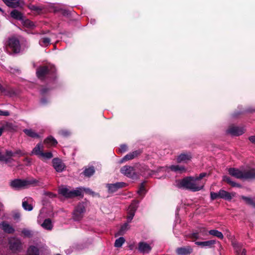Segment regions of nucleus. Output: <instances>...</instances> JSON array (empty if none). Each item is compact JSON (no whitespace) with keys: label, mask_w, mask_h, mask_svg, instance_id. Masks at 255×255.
<instances>
[{"label":"nucleus","mask_w":255,"mask_h":255,"mask_svg":"<svg viewBox=\"0 0 255 255\" xmlns=\"http://www.w3.org/2000/svg\"><path fill=\"white\" fill-rule=\"evenodd\" d=\"M56 68L53 65L49 64L43 65L37 67L36 70V75L41 81L49 80L51 81H56L57 79Z\"/></svg>","instance_id":"nucleus-1"},{"label":"nucleus","mask_w":255,"mask_h":255,"mask_svg":"<svg viewBox=\"0 0 255 255\" xmlns=\"http://www.w3.org/2000/svg\"><path fill=\"white\" fill-rule=\"evenodd\" d=\"M205 182H197L194 176H187L179 180L178 187L190 190L192 192L199 191L203 189Z\"/></svg>","instance_id":"nucleus-2"},{"label":"nucleus","mask_w":255,"mask_h":255,"mask_svg":"<svg viewBox=\"0 0 255 255\" xmlns=\"http://www.w3.org/2000/svg\"><path fill=\"white\" fill-rule=\"evenodd\" d=\"M40 182L33 178L25 179H15L10 181L9 186L15 190H20L29 187L30 186H39Z\"/></svg>","instance_id":"nucleus-3"},{"label":"nucleus","mask_w":255,"mask_h":255,"mask_svg":"<svg viewBox=\"0 0 255 255\" xmlns=\"http://www.w3.org/2000/svg\"><path fill=\"white\" fill-rule=\"evenodd\" d=\"M6 48L9 54L19 53L21 49L19 40L14 36L9 37L6 43Z\"/></svg>","instance_id":"nucleus-4"},{"label":"nucleus","mask_w":255,"mask_h":255,"mask_svg":"<svg viewBox=\"0 0 255 255\" xmlns=\"http://www.w3.org/2000/svg\"><path fill=\"white\" fill-rule=\"evenodd\" d=\"M48 208H42L40 211L39 215L38 217L37 222L38 224H40L41 227L46 230H50L52 228V225L51 221L49 219H46L42 223V220L44 217L50 216V215H46L47 209Z\"/></svg>","instance_id":"nucleus-5"},{"label":"nucleus","mask_w":255,"mask_h":255,"mask_svg":"<svg viewBox=\"0 0 255 255\" xmlns=\"http://www.w3.org/2000/svg\"><path fill=\"white\" fill-rule=\"evenodd\" d=\"M59 193L67 198H72L80 196L82 194L81 188H78L76 190H70L67 188H61L59 189Z\"/></svg>","instance_id":"nucleus-6"},{"label":"nucleus","mask_w":255,"mask_h":255,"mask_svg":"<svg viewBox=\"0 0 255 255\" xmlns=\"http://www.w3.org/2000/svg\"><path fill=\"white\" fill-rule=\"evenodd\" d=\"M9 248L13 253H19L22 250V244L20 239L9 238L8 240Z\"/></svg>","instance_id":"nucleus-7"},{"label":"nucleus","mask_w":255,"mask_h":255,"mask_svg":"<svg viewBox=\"0 0 255 255\" xmlns=\"http://www.w3.org/2000/svg\"><path fill=\"white\" fill-rule=\"evenodd\" d=\"M43 146L41 145V143H38L33 149L32 153L47 159L53 157V154L51 152H43Z\"/></svg>","instance_id":"nucleus-8"},{"label":"nucleus","mask_w":255,"mask_h":255,"mask_svg":"<svg viewBox=\"0 0 255 255\" xmlns=\"http://www.w3.org/2000/svg\"><path fill=\"white\" fill-rule=\"evenodd\" d=\"M121 172L127 177L132 179L137 178V174L135 173L134 168L130 166L125 165L122 167L120 170Z\"/></svg>","instance_id":"nucleus-9"},{"label":"nucleus","mask_w":255,"mask_h":255,"mask_svg":"<svg viewBox=\"0 0 255 255\" xmlns=\"http://www.w3.org/2000/svg\"><path fill=\"white\" fill-rule=\"evenodd\" d=\"M127 183L123 182H117L114 184H107L106 187L109 193H113L117 191L119 189L126 187Z\"/></svg>","instance_id":"nucleus-10"},{"label":"nucleus","mask_w":255,"mask_h":255,"mask_svg":"<svg viewBox=\"0 0 255 255\" xmlns=\"http://www.w3.org/2000/svg\"><path fill=\"white\" fill-rule=\"evenodd\" d=\"M52 165L54 168L58 172H61L66 168L65 164L62 160L59 158H54L52 159Z\"/></svg>","instance_id":"nucleus-11"},{"label":"nucleus","mask_w":255,"mask_h":255,"mask_svg":"<svg viewBox=\"0 0 255 255\" xmlns=\"http://www.w3.org/2000/svg\"><path fill=\"white\" fill-rule=\"evenodd\" d=\"M152 247L145 242H140L138 245L139 252L143 254H148L151 251Z\"/></svg>","instance_id":"nucleus-12"},{"label":"nucleus","mask_w":255,"mask_h":255,"mask_svg":"<svg viewBox=\"0 0 255 255\" xmlns=\"http://www.w3.org/2000/svg\"><path fill=\"white\" fill-rule=\"evenodd\" d=\"M227 132L232 135L239 136L244 133V129L242 128L232 126L229 128Z\"/></svg>","instance_id":"nucleus-13"},{"label":"nucleus","mask_w":255,"mask_h":255,"mask_svg":"<svg viewBox=\"0 0 255 255\" xmlns=\"http://www.w3.org/2000/svg\"><path fill=\"white\" fill-rule=\"evenodd\" d=\"M85 208H75L73 212V218L75 221L81 220L85 213Z\"/></svg>","instance_id":"nucleus-14"},{"label":"nucleus","mask_w":255,"mask_h":255,"mask_svg":"<svg viewBox=\"0 0 255 255\" xmlns=\"http://www.w3.org/2000/svg\"><path fill=\"white\" fill-rule=\"evenodd\" d=\"M229 173L232 176L237 179H243V171L235 168H230L228 170Z\"/></svg>","instance_id":"nucleus-15"},{"label":"nucleus","mask_w":255,"mask_h":255,"mask_svg":"<svg viewBox=\"0 0 255 255\" xmlns=\"http://www.w3.org/2000/svg\"><path fill=\"white\" fill-rule=\"evenodd\" d=\"M13 155V153L10 150H6L5 156L2 154L0 152V161H4L5 163L10 162L12 160L11 157Z\"/></svg>","instance_id":"nucleus-16"},{"label":"nucleus","mask_w":255,"mask_h":255,"mask_svg":"<svg viewBox=\"0 0 255 255\" xmlns=\"http://www.w3.org/2000/svg\"><path fill=\"white\" fill-rule=\"evenodd\" d=\"M43 142L47 147L55 146L58 143L57 140L51 135L47 137Z\"/></svg>","instance_id":"nucleus-17"},{"label":"nucleus","mask_w":255,"mask_h":255,"mask_svg":"<svg viewBox=\"0 0 255 255\" xmlns=\"http://www.w3.org/2000/svg\"><path fill=\"white\" fill-rule=\"evenodd\" d=\"M141 152L140 150H137L133 151L132 152H130L123 158L122 162L132 159L140 155Z\"/></svg>","instance_id":"nucleus-18"},{"label":"nucleus","mask_w":255,"mask_h":255,"mask_svg":"<svg viewBox=\"0 0 255 255\" xmlns=\"http://www.w3.org/2000/svg\"><path fill=\"white\" fill-rule=\"evenodd\" d=\"M10 15L12 18L21 21L24 18L23 13L15 8L10 12Z\"/></svg>","instance_id":"nucleus-19"},{"label":"nucleus","mask_w":255,"mask_h":255,"mask_svg":"<svg viewBox=\"0 0 255 255\" xmlns=\"http://www.w3.org/2000/svg\"><path fill=\"white\" fill-rule=\"evenodd\" d=\"M22 207H33L35 206V202L31 197H25L22 203Z\"/></svg>","instance_id":"nucleus-20"},{"label":"nucleus","mask_w":255,"mask_h":255,"mask_svg":"<svg viewBox=\"0 0 255 255\" xmlns=\"http://www.w3.org/2000/svg\"><path fill=\"white\" fill-rule=\"evenodd\" d=\"M255 178V169L254 168L243 171V179Z\"/></svg>","instance_id":"nucleus-21"},{"label":"nucleus","mask_w":255,"mask_h":255,"mask_svg":"<svg viewBox=\"0 0 255 255\" xmlns=\"http://www.w3.org/2000/svg\"><path fill=\"white\" fill-rule=\"evenodd\" d=\"M176 252L180 255H186L191 254L192 252V249L190 247L179 248L176 250Z\"/></svg>","instance_id":"nucleus-22"},{"label":"nucleus","mask_w":255,"mask_h":255,"mask_svg":"<svg viewBox=\"0 0 255 255\" xmlns=\"http://www.w3.org/2000/svg\"><path fill=\"white\" fill-rule=\"evenodd\" d=\"M232 244L237 254V255H239L240 254H241V255H246V251L245 249H242L239 244L233 242Z\"/></svg>","instance_id":"nucleus-23"},{"label":"nucleus","mask_w":255,"mask_h":255,"mask_svg":"<svg viewBox=\"0 0 255 255\" xmlns=\"http://www.w3.org/2000/svg\"><path fill=\"white\" fill-rule=\"evenodd\" d=\"M215 243L216 241L213 240L204 242H196L195 244L202 247L211 248Z\"/></svg>","instance_id":"nucleus-24"},{"label":"nucleus","mask_w":255,"mask_h":255,"mask_svg":"<svg viewBox=\"0 0 255 255\" xmlns=\"http://www.w3.org/2000/svg\"><path fill=\"white\" fill-rule=\"evenodd\" d=\"M191 155L190 153H183L180 154L177 158V162L180 163L182 161H186L189 160L191 158Z\"/></svg>","instance_id":"nucleus-25"},{"label":"nucleus","mask_w":255,"mask_h":255,"mask_svg":"<svg viewBox=\"0 0 255 255\" xmlns=\"http://www.w3.org/2000/svg\"><path fill=\"white\" fill-rule=\"evenodd\" d=\"M0 227L2 228L5 232L7 233H12L14 231V229L11 226L4 222L0 223Z\"/></svg>","instance_id":"nucleus-26"},{"label":"nucleus","mask_w":255,"mask_h":255,"mask_svg":"<svg viewBox=\"0 0 255 255\" xmlns=\"http://www.w3.org/2000/svg\"><path fill=\"white\" fill-rule=\"evenodd\" d=\"M170 170L172 171L182 173L186 171V169L183 166H180L178 165H172L169 167Z\"/></svg>","instance_id":"nucleus-27"},{"label":"nucleus","mask_w":255,"mask_h":255,"mask_svg":"<svg viewBox=\"0 0 255 255\" xmlns=\"http://www.w3.org/2000/svg\"><path fill=\"white\" fill-rule=\"evenodd\" d=\"M199 233H200L203 236H206L207 235V231L204 227H201L199 229L198 233H193L191 234V238L195 239L199 238Z\"/></svg>","instance_id":"nucleus-28"},{"label":"nucleus","mask_w":255,"mask_h":255,"mask_svg":"<svg viewBox=\"0 0 255 255\" xmlns=\"http://www.w3.org/2000/svg\"><path fill=\"white\" fill-rule=\"evenodd\" d=\"M27 7L31 11L35 12L37 14L40 13L43 9V7L42 6H37L35 5L30 3L27 5Z\"/></svg>","instance_id":"nucleus-29"},{"label":"nucleus","mask_w":255,"mask_h":255,"mask_svg":"<svg viewBox=\"0 0 255 255\" xmlns=\"http://www.w3.org/2000/svg\"><path fill=\"white\" fill-rule=\"evenodd\" d=\"M219 198H222L227 200H230L232 199L231 194L224 190H220L219 191Z\"/></svg>","instance_id":"nucleus-30"},{"label":"nucleus","mask_w":255,"mask_h":255,"mask_svg":"<svg viewBox=\"0 0 255 255\" xmlns=\"http://www.w3.org/2000/svg\"><path fill=\"white\" fill-rule=\"evenodd\" d=\"M137 192L140 199H142L146 192L144 182H142L140 184L139 189Z\"/></svg>","instance_id":"nucleus-31"},{"label":"nucleus","mask_w":255,"mask_h":255,"mask_svg":"<svg viewBox=\"0 0 255 255\" xmlns=\"http://www.w3.org/2000/svg\"><path fill=\"white\" fill-rule=\"evenodd\" d=\"M223 181H224L225 182H227L228 184L231 185L232 187H241V184L232 181L231 178L227 176H223Z\"/></svg>","instance_id":"nucleus-32"},{"label":"nucleus","mask_w":255,"mask_h":255,"mask_svg":"<svg viewBox=\"0 0 255 255\" xmlns=\"http://www.w3.org/2000/svg\"><path fill=\"white\" fill-rule=\"evenodd\" d=\"M129 229V226L128 223H125L119 230V231L116 234L115 236L117 237L121 235H123Z\"/></svg>","instance_id":"nucleus-33"},{"label":"nucleus","mask_w":255,"mask_h":255,"mask_svg":"<svg viewBox=\"0 0 255 255\" xmlns=\"http://www.w3.org/2000/svg\"><path fill=\"white\" fill-rule=\"evenodd\" d=\"M23 131L27 136L32 138H38L40 137L38 133L34 131L31 129H23Z\"/></svg>","instance_id":"nucleus-34"},{"label":"nucleus","mask_w":255,"mask_h":255,"mask_svg":"<svg viewBox=\"0 0 255 255\" xmlns=\"http://www.w3.org/2000/svg\"><path fill=\"white\" fill-rule=\"evenodd\" d=\"M95 172V168L93 166L86 168L83 172V174L86 177H90L92 176Z\"/></svg>","instance_id":"nucleus-35"},{"label":"nucleus","mask_w":255,"mask_h":255,"mask_svg":"<svg viewBox=\"0 0 255 255\" xmlns=\"http://www.w3.org/2000/svg\"><path fill=\"white\" fill-rule=\"evenodd\" d=\"M209 234L210 235L213 236L214 237H216L220 239H223L224 238V236L223 234L216 230H211L209 231Z\"/></svg>","instance_id":"nucleus-36"},{"label":"nucleus","mask_w":255,"mask_h":255,"mask_svg":"<svg viewBox=\"0 0 255 255\" xmlns=\"http://www.w3.org/2000/svg\"><path fill=\"white\" fill-rule=\"evenodd\" d=\"M27 255H39L38 249L34 246H30L27 250Z\"/></svg>","instance_id":"nucleus-37"},{"label":"nucleus","mask_w":255,"mask_h":255,"mask_svg":"<svg viewBox=\"0 0 255 255\" xmlns=\"http://www.w3.org/2000/svg\"><path fill=\"white\" fill-rule=\"evenodd\" d=\"M21 22L24 26L29 28H32L35 26L33 22L28 19H24L23 18Z\"/></svg>","instance_id":"nucleus-38"},{"label":"nucleus","mask_w":255,"mask_h":255,"mask_svg":"<svg viewBox=\"0 0 255 255\" xmlns=\"http://www.w3.org/2000/svg\"><path fill=\"white\" fill-rule=\"evenodd\" d=\"M4 3L9 7L15 8V1L16 0H2Z\"/></svg>","instance_id":"nucleus-39"},{"label":"nucleus","mask_w":255,"mask_h":255,"mask_svg":"<svg viewBox=\"0 0 255 255\" xmlns=\"http://www.w3.org/2000/svg\"><path fill=\"white\" fill-rule=\"evenodd\" d=\"M135 212V210L134 208H130V210L128 211V215L127 216V220L128 222H130L132 219H133Z\"/></svg>","instance_id":"nucleus-40"},{"label":"nucleus","mask_w":255,"mask_h":255,"mask_svg":"<svg viewBox=\"0 0 255 255\" xmlns=\"http://www.w3.org/2000/svg\"><path fill=\"white\" fill-rule=\"evenodd\" d=\"M125 242V240L123 237H120L117 239L115 243V246L117 248H120Z\"/></svg>","instance_id":"nucleus-41"},{"label":"nucleus","mask_w":255,"mask_h":255,"mask_svg":"<svg viewBox=\"0 0 255 255\" xmlns=\"http://www.w3.org/2000/svg\"><path fill=\"white\" fill-rule=\"evenodd\" d=\"M242 199L249 205L255 206V198L254 200L250 197L243 196Z\"/></svg>","instance_id":"nucleus-42"},{"label":"nucleus","mask_w":255,"mask_h":255,"mask_svg":"<svg viewBox=\"0 0 255 255\" xmlns=\"http://www.w3.org/2000/svg\"><path fill=\"white\" fill-rule=\"evenodd\" d=\"M208 176V174L206 172H202L200 173L199 176H194V178L195 179L196 181L197 182H204L203 181H201V179H202L204 177H205Z\"/></svg>","instance_id":"nucleus-43"},{"label":"nucleus","mask_w":255,"mask_h":255,"mask_svg":"<svg viewBox=\"0 0 255 255\" xmlns=\"http://www.w3.org/2000/svg\"><path fill=\"white\" fill-rule=\"evenodd\" d=\"M51 40L48 37H43L41 38L39 41L40 43L42 45L47 46L50 43Z\"/></svg>","instance_id":"nucleus-44"},{"label":"nucleus","mask_w":255,"mask_h":255,"mask_svg":"<svg viewBox=\"0 0 255 255\" xmlns=\"http://www.w3.org/2000/svg\"><path fill=\"white\" fill-rule=\"evenodd\" d=\"M0 91L4 95H8L11 96L13 92L12 91L5 89L0 84Z\"/></svg>","instance_id":"nucleus-45"},{"label":"nucleus","mask_w":255,"mask_h":255,"mask_svg":"<svg viewBox=\"0 0 255 255\" xmlns=\"http://www.w3.org/2000/svg\"><path fill=\"white\" fill-rule=\"evenodd\" d=\"M2 127L4 130H9L13 129V126L12 123L6 122L5 124L3 125Z\"/></svg>","instance_id":"nucleus-46"},{"label":"nucleus","mask_w":255,"mask_h":255,"mask_svg":"<svg viewBox=\"0 0 255 255\" xmlns=\"http://www.w3.org/2000/svg\"><path fill=\"white\" fill-rule=\"evenodd\" d=\"M25 4V2L23 0H16L15 1V8L17 7L23 8Z\"/></svg>","instance_id":"nucleus-47"},{"label":"nucleus","mask_w":255,"mask_h":255,"mask_svg":"<svg viewBox=\"0 0 255 255\" xmlns=\"http://www.w3.org/2000/svg\"><path fill=\"white\" fill-rule=\"evenodd\" d=\"M59 133L65 137L68 136L70 134V132L66 129H61L59 131Z\"/></svg>","instance_id":"nucleus-48"},{"label":"nucleus","mask_w":255,"mask_h":255,"mask_svg":"<svg viewBox=\"0 0 255 255\" xmlns=\"http://www.w3.org/2000/svg\"><path fill=\"white\" fill-rule=\"evenodd\" d=\"M61 12L62 14L64 16L70 17L71 15V12L68 9L62 8Z\"/></svg>","instance_id":"nucleus-49"},{"label":"nucleus","mask_w":255,"mask_h":255,"mask_svg":"<svg viewBox=\"0 0 255 255\" xmlns=\"http://www.w3.org/2000/svg\"><path fill=\"white\" fill-rule=\"evenodd\" d=\"M210 195H211V198L212 200H215V199H218L220 198L219 192H211L210 193Z\"/></svg>","instance_id":"nucleus-50"},{"label":"nucleus","mask_w":255,"mask_h":255,"mask_svg":"<svg viewBox=\"0 0 255 255\" xmlns=\"http://www.w3.org/2000/svg\"><path fill=\"white\" fill-rule=\"evenodd\" d=\"M22 233L24 235V236L27 237H30L31 236V231L26 229L23 230Z\"/></svg>","instance_id":"nucleus-51"},{"label":"nucleus","mask_w":255,"mask_h":255,"mask_svg":"<svg viewBox=\"0 0 255 255\" xmlns=\"http://www.w3.org/2000/svg\"><path fill=\"white\" fill-rule=\"evenodd\" d=\"M49 91V88H48L47 87H42L40 89V94L42 95H44L46 94H47L48 92Z\"/></svg>","instance_id":"nucleus-52"},{"label":"nucleus","mask_w":255,"mask_h":255,"mask_svg":"<svg viewBox=\"0 0 255 255\" xmlns=\"http://www.w3.org/2000/svg\"><path fill=\"white\" fill-rule=\"evenodd\" d=\"M23 161L25 162L26 166H29L31 163V159L27 157L24 158Z\"/></svg>","instance_id":"nucleus-53"},{"label":"nucleus","mask_w":255,"mask_h":255,"mask_svg":"<svg viewBox=\"0 0 255 255\" xmlns=\"http://www.w3.org/2000/svg\"><path fill=\"white\" fill-rule=\"evenodd\" d=\"M127 146L125 144H122L121 145L120 148H119V151L121 152H124L127 151Z\"/></svg>","instance_id":"nucleus-54"},{"label":"nucleus","mask_w":255,"mask_h":255,"mask_svg":"<svg viewBox=\"0 0 255 255\" xmlns=\"http://www.w3.org/2000/svg\"><path fill=\"white\" fill-rule=\"evenodd\" d=\"M138 200H133L131 204L128 206V207H136V206L138 203Z\"/></svg>","instance_id":"nucleus-55"},{"label":"nucleus","mask_w":255,"mask_h":255,"mask_svg":"<svg viewBox=\"0 0 255 255\" xmlns=\"http://www.w3.org/2000/svg\"><path fill=\"white\" fill-rule=\"evenodd\" d=\"M9 115H10L9 112L8 111H3L0 110V116L7 117V116H9Z\"/></svg>","instance_id":"nucleus-56"},{"label":"nucleus","mask_w":255,"mask_h":255,"mask_svg":"<svg viewBox=\"0 0 255 255\" xmlns=\"http://www.w3.org/2000/svg\"><path fill=\"white\" fill-rule=\"evenodd\" d=\"M249 140L252 143L255 144V135L251 136L249 137Z\"/></svg>","instance_id":"nucleus-57"},{"label":"nucleus","mask_w":255,"mask_h":255,"mask_svg":"<svg viewBox=\"0 0 255 255\" xmlns=\"http://www.w3.org/2000/svg\"><path fill=\"white\" fill-rule=\"evenodd\" d=\"M62 9V8H58L57 7H55L54 8V13H57V12H61Z\"/></svg>","instance_id":"nucleus-58"},{"label":"nucleus","mask_w":255,"mask_h":255,"mask_svg":"<svg viewBox=\"0 0 255 255\" xmlns=\"http://www.w3.org/2000/svg\"><path fill=\"white\" fill-rule=\"evenodd\" d=\"M12 153H13L12 156H13L15 154H21V151L20 150H17L14 152H12Z\"/></svg>","instance_id":"nucleus-59"},{"label":"nucleus","mask_w":255,"mask_h":255,"mask_svg":"<svg viewBox=\"0 0 255 255\" xmlns=\"http://www.w3.org/2000/svg\"><path fill=\"white\" fill-rule=\"evenodd\" d=\"M41 102L42 104H46V103H47V100H46V98H42V99H41Z\"/></svg>","instance_id":"nucleus-60"},{"label":"nucleus","mask_w":255,"mask_h":255,"mask_svg":"<svg viewBox=\"0 0 255 255\" xmlns=\"http://www.w3.org/2000/svg\"><path fill=\"white\" fill-rule=\"evenodd\" d=\"M4 129L3 128L2 126L1 127H0V136L2 135V132L4 131Z\"/></svg>","instance_id":"nucleus-61"},{"label":"nucleus","mask_w":255,"mask_h":255,"mask_svg":"<svg viewBox=\"0 0 255 255\" xmlns=\"http://www.w3.org/2000/svg\"><path fill=\"white\" fill-rule=\"evenodd\" d=\"M19 217H20V215H19V214H18V213L15 214L14 215V219H19Z\"/></svg>","instance_id":"nucleus-62"},{"label":"nucleus","mask_w":255,"mask_h":255,"mask_svg":"<svg viewBox=\"0 0 255 255\" xmlns=\"http://www.w3.org/2000/svg\"><path fill=\"white\" fill-rule=\"evenodd\" d=\"M25 210H27V211H30L32 210L33 208H24Z\"/></svg>","instance_id":"nucleus-63"},{"label":"nucleus","mask_w":255,"mask_h":255,"mask_svg":"<svg viewBox=\"0 0 255 255\" xmlns=\"http://www.w3.org/2000/svg\"><path fill=\"white\" fill-rule=\"evenodd\" d=\"M0 12H1L2 14H3L4 13V10H3L0 7Z\"/></svg>","instance_id":"nucleus-64"}]
</instances>
